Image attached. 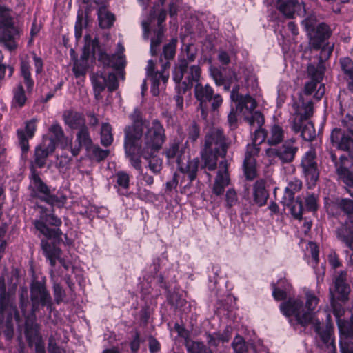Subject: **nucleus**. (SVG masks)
Returning <instances> with one entry per match:
<instances>
[{
  "mask_svg": "<svg viewBox=\"0 0 353 353\" xmlns=\"http://www.w3.org/2000/svg\"><path fill=\"white\" fill-rule=\"evenodd\" d=\"M219 154L214 152L203 150L201 159L203 161V166L208 170H214L217 166V159Z\"/></svg>",
  "mask_w": 353,
  "mask_h": 353,
  "instance_id": "a19ab883",
  "label": "nucleus"
},
{
  "mask_svg": "<svg viewBox=\"0 0 353 353\" xmlns=\"http://www.w3.org/2000/svg\"><path fill=\"white\" fill-rule=\"evenodd\" d=\"M301 131V136L303 139L311 141L316 137V130L314 129L313 123L310 121L303 122Z\"/></svg>",
  "mask_w": 353,
  "mask_h": 353,
  "instance_id": "09e8293b",
  "label": "nucleus"
},
{
  "mask_svg": "<svg viewBox=\"0 0 353 353\" xmlns=\"http://www.w3.org/2000/svg\"><path fill=\"white\" fill-rule=\"evenodd\" d=\"M278 10L287 18L292 19L295 16L303 17L306 14L305 4L299 0H277Z\"/></svg>",
  "mask_w": 353,
  "mask_h": 353,
  "instance_id": "f3484780",
  "label": "nucleus"
},
{
  "mask_svg": "<svg viewBox=\"0 0 353 353\" xmlns=\"http://www.w3.org/2000/svg\"><path fill=\"white\" fill-rule=\"evenodd\" d=\"M203 150L214 152L221 157L225 155L227 147L221 130L214 128L207 134Z\"/></svg>",
  "mask_w": 353,
  "mask_h": 353,
  "instance_id": "dca6fc26",
  "label": "nucleus"
},
{
  "mask_svg": "<svg viewBox=\"0 0 353 353\" xmlns=\"http://www.w3.org/2000/svg\"><path fill=\"white\" fill-rule=\"evenodd\" d=\"M346 272L341 271L336 276L334 281V294L337 296V299L345 301L347 299L350 293V286L346 283Z\"/></svg>",
  "mask_w": 353,
  "mask_h": 353,
  "instance_id": "cd10ccee",
  "label": "nucleus"
},
{
  "mask_svg": "<svg viewBox=\"0 0 353 353\" xmlns=\"http://www.w3.org/2000/svg\"><path fill=\"white\" fill-rule=\"evenodd\" d=\"M117 184L121 188L118 190L120 194L126 195L127 190L129 188L130 177L129 175L124 172H119L116 174Z\"/></svg>",
  "mask_w": 353,
  "mask_h": 353,
  "instance_id": "8fccbe9b",
  "label": "nucleus"
},
{
  "mask_svg": "<svg viewBox=\"0 0 353 353\" xmlns=\"http://www.w3.org/2000/svg\"><path fill=\"white\" fill-rule=\"evenodd\" d=\"M285 132L281 126L273 124L268 129L254 130V141L262 143L266 142L269 145H276L283 142Z\"/></svg>",
  "mask_w": 353,
  "mask_h": 353,
  "instance_id": "9b49d317",
  "label": "nucleus"
},
{
  "mask_svg": "<svg viewBox=\"0 0 353 353\" xmlns=\"http://www.w3.org/2000/svg\"><path fill=\"white\" fill-rule=\"evenodd\" d=\"M245 120L252 127L256 129H263L261 127L264 123L263 115L259 111L252 112L250 114L244 115Z\"/></svg>",
  "mask_w": 353,
  "mask_h": 353,
  "instance_id": "37998d69",
  "label": "nucleus"
},
{
  "mask_svg": "<svg viewBox=\"0 0 353 353\" xmlns=\"http://www.w3.org/2000/svg\"><path fill=\"white\" fill-rule=\"evenodd\" d=\"M8 308H10L14 312L15 318L16 319H18L19 315L16 306L14 304L12 298L8 293L0 294V314H3L6 310Z\"/></svg>",
  "mask_w": 353,
  "mask_h": 353,
  "instance_id": "79ce46f5",
  "label": "nucleus"
},
{
  "mask_svg": "<svg viewBox=\"0 0 353 353\" xmlns=\"http://www.w3.org/2000/svg\"><path fill=\"white\" fill-rule=\"evenodd\" d=\"M301 25L306 31L310 45L314 49H319L331 35V30L325 23H318L316 17L309 14L302 21Z\"/></svg>",
  "mask_w": 353,
  "mask_h": 353,
  "instance_id": "0eeeda50",
  "label": "nucleus"
},
{
  "mask_svg": "<svg viewBox=\"0 0 353 353\" xmlns=\"http://www.w3.org/2000/svg\"><path fill=\"white\" fill-rule=\"evenodd\" d=\"M261 143H256L254 141V137H252V143L248 144L247 149L245 154L244 160H256L255 157L258 156L260 152L259 145Z\"/></svg>",
  "mask_w": 353,
  "mask_h": 353,
  "instance_id": "13d9d810",
  "label": "nucleus"
},
{
  "mask_svg": "<svg viewBox=\"0 0 353 353\" xmlns=\"http://www.w3.org/2000/svg\"><path fill=\"white\" fill-rule=\"evenodd\" d=\"M228 168V164L226 160L220 162L212 188V192L216 196L221 195L224 192L225 188L230 183Z\"/></svg>",
  "mask_w": 353,
  "mask_h": 353,
  "instance_id": "a878e982",
  "label": "nucleus"
},
{
  "mask_svg": "<svg viewBox=\"0 0 353 353\" xmlns=\"http://www.w3.org/2000/svg\"><path fill=\"white\" fill-rule=\"evenodd\" d=\"M30 64L26 59H23L21 62V76L23 78V82L25 84L27 92H31L33 90L34 82L31 77Z\"/></svg>",
  "mask_w": 353,
  "mask_h": 353,
  "instance_id": "c9c22d12",
  "label": "nucleus"
},
{
  "mask_svg": "<svg viewBox=\"0 0 353 353\" xmlns=\"http://www.w3.org/2000/svg\"><path fill=\"white\" fill-rule=\"evenodd\" d=\"M313 114V105L312 102H308L299 108L290 118L291 129L295 133L301 131L303 122L309 121Z\"/></svg>",
  "mask_w": 353,
  "mask_h": 353,
  "instance_id": "4be33fe9",
  "label": "nucleus"
},
{
  "mask_svg": "<svg viewBox=\"0 0 353 353\" xmlns=\"http://www.w3.org/2000/svg\"><path fill=\"white\" fill-rule=\"evenodd\" d=\"M201 76V69L199 65H192L190 68L186 67L185 70L183 71L182 77L176 80L173 78L176 83V90H182L185 92L190 89L195 83H199V81Z\"/></svg>",
  "mask_w": 353,
  "mask_h": 353,
  "instance_id": "6ab92c4d",
  "label": "nucleus"
},
{
  "mask_svg": "<svg viewBox=\"0 0 353 353\" xmlns=\"http://www.w3.org/2000/svg\"><path fill=\"white\" fill-rule=\"evenodd\" d=\"M341 66L344 73L353 81V61L349 57H345L340 61Z\"/></svg>",
  "mask_w": 353,
  "mask_h": 353,
  "instance_id": "680f3d73",
  "label": "nucleus"
},
{
  "mask_svg": "<svg viewBox=\"0 0 353 353\" xmlns=\"http://www.w3.org/2000/svg\"><path fill=\"white\" fill-rule=\"evenodd\" d=\"M34 208L39 214V218L33 221V225L37 230L48 239L59 238L62 234L59 228L62 223L61 220L52 212H49L47 208L37 202Z\"/></svg>",
  "mask_w": 353,
  "mask_h": 353,
  "instance_id": "39448f33",
  "label": "nucleus"
},
{
  "mask_svg": "<svg viewBox=\"0 0 353 353\" xmlns=\"http://www.w3.org/2000/svg\"><path fill=\"white\" fill-rule=\"evenodd\" d=\"M272 296L276 301H282L290 294L291 285L285 279H280L277 284L272 283Z\"/></svg>",
  "mask_w": 353,
  "mask_h": 353,
  "instance_id": "f704fd0d",
  "label": "nucleus"
},
{
  "mask_svg": "<svg viewBox=\"0 0 353 353\" xmlns=\"http://www.w3.org/2000/svg\"><path fill=\"white\" fill-rule=\"evenodd\" d=\"M98 19L101 28H108L113 24L114 17L105 6H101L98 10Z\"/></svg>",
  "mask_w": 353,
  "mask_h": 353,
  "instance_id": "ea45409f",
  "label": "nucleus"
},
{
  "mask_svg": "<svg viewBox=\"0 0 353 353\" xmlns=\"http://www.w3.org/2000/svg\"><path fill=\"white\" fill-rule=\"evenodd\" d=\"M194 94L196 99L200 102L199 108L201 111V117L204 120L207 119L209 103L213 111L216 110L223 103L222 97L219 94H214L213 89L208 84L203 85L201 83H196Z\"/></svg>",
  "mask_w": 353,
  "mask_h": 353,
  "instance_id": "6e6552de",
  "label": "nucleus"
},
{
  "mask_svg": "<svg viewBox=\"0 0 353 353\" xmlns=\"http://www.w3.org/2000/svg\"><path fill=\"white\" fill-rule=\"evenodd\" d=\"M232 347L234 353H245L248 351V347L243 338L239 335H236L232 343Z\"/></svg>",
  "mask_w": 353,
  "mask_h": 353,
  "instance_id": "052dcab7",
  "label": "nucleus"
},
{
  "mask_svg": "<svg viewBox=\"0 0 353 353\" xmlns=\"http://www.w3.org/2000/svg\"><path fill=\"white\" fill-rule=\"evenodd\" d=\"M27 97L21 83H19L15 89L13 90V99L12 105L14 107L21 108L24 105Z\"/></svg>",
  "mask_w": 353,
  "mask_h": 353,
  "instance_id": "a18cd8bd",
  "label": "nucleus"
},
{
  "mask_svg": "<svg viewBox=\"0 0 353 353\" xmlns=\"http://www.w3.org/2000/svg\"><path fill=\"white\" fill-rule=\"evenodd\" d=\"M155 12L152 11L150 14V17L147 20H143L141 22V26L143 28V37L144 39H149V32H150V24L152 19L154 18Z\"/></svg>",
  "mask_w": 353,
  "mask_h": 353,
  "instance_id": "338daca9",
  "label": "nucleus"
},
{
  "mask_svg": "<svg viewBox=\"0 0 353 353\" xmlns=\"http://www.w3.org/2000/svg\"><path fill=\"white\" fill-rule=\"evenodd\" d=\"M63 117L65 123L72 129L79 130L86 125L83 114L79 112L67 110L64 112Z\"/></svg>",
  "mask_w": 353,
  "mask_h": 353,
  "instance_id": "473e14b6",
  "label": "nucleus"
},
{
  "mask_svg": "<svg viewBox=\"0 0 353 353\" xmlns=\"http://www.w3.org/2000/svg\"><path fill=\"white\" fill-rule=\"evenodd\" d=\"M89 152L92 157L96 159L97 161H101L105 159L109 154L110 151L108 150L101 149L99 145L92 144L91 148L86 150Z\"/></svg>",
  "mask_w": 353,
  "mask_h": 353,
  "instance_id": "6e6d98bb",
  "label": "nucleus"
},
{
  "mask_svg": "<svg viewBox=\"0 0 353 353\" xmlns=\"http://www.w3.org/2000/svg\"><path fill=\"white\" fill-rule=\"evenodd\" d=\"M97 49H99V41L97 39L85 43L79 59L76 60L73 65L72 71L76 78L84 79L89 68L90 54H94Z\"/></svg>",
  "mask_w": 353,
  "mask_h": 353,
  "instance_id": "9d476101",
  "label": "nucleus"
},
{
  "mask_svg": "<svg viewBox=\"0 0 353 353\" xmlns=\"http://www.w3.org/2000/svg\"><path fill=\"white\" fill-rule=\"evenodd\" d=\"M188 140L194 142L197 140L200 135V130L199 125L194 121L192 122L188 130Z\"/></svg>",
  "mask_w": 353,
  "mask_h": 353,
  "instance_id": "e2e57ef3",
  "label": "nucleus"
},
{
  "mask_svg": "<svg viewBox=\"0 0 353 353\" xmlns=\"http://www.w3.org/2000/svg\"><path fill=\"white\" fill-rule=\"evenodd\" d=\"M143 123L138 119L131 125L124 129V150L131 165L139 171L142 170L140 154L149 155L158 152L166 140L165 129L158 120H154L143 132Z\"/></svg>",
  "mask_w": 353,
  "mask_h": 353,
  "instance_id": "f257e3e1",
  "label": "nucleus"
},
{
  "mask_svg": "<svg viewBox=\"0 0 353 353\" xmlns=\"http://www.w3.org/2000/svg\"><path fill=\"white\" fill-rule=\"evenodd\" d=\"M254 201L259 206H263L266 203L268 193L265 188L263 182L256 181L254 186Z\"/></svg>",
  "mask_w": 353,
  "mask_h": 353,
  "instance_id": "4c0bfd02",
  "label": "nucleus"
},
{
  "mask_svg": "<svg viewBox=\"0 0 353 353\" xmlns=\"http://www.w3.org/2000/svg\"><path fill=\"white\" fill-rule=\"evenodd\" d=\"M302 173L310 186L314 185L319 176L315 150L311 148L302 157Z\"/></svg>",
  "mask_w": 353,
  "mask_h": 353,
  "instance_id": "f8f14e48",
  "label": "nucleus"
},
{
  "mask_svg": "<svg viewBox=\"0 0 353 353\" xmlns=\"http://www.w3.org/2000/svg\"><path fill=\"white\" fill-rule=\"evenodd\" d=\"M26 337L29 346L34 345L35 353H46L44 342L37 331L32 334L27 333Z\"/></svg>",
  "mask_w": 353,
  "mask_h": 353,
  "instance_id": "58836bf2",
  "label": "nucleus"
},
{
  "mask_svg": "<svg viewBox=\"0 0 353 353\" xmlns=\"http://www.w3.org/2000/svg\"><path fill=\"white\" fill-rule=\"evenodd\" d=\"M113 141V136L112 134V127L108 123H103L101 129V143L105 147H108L112 144Z\"/></svg>",
  "mask_w": 353,
  "mask_h": 353,
  "instance_id": "de8ad7c7",
  "label": "nucleus"
},
{
  "mask_svg": "<svg viewBox=\"0 0 353 353\" xmlns=\"http://www.w3.org/2000/svg\"><path fill=\"white\" fill-rule=\"evenodd\" d=\"M283 205L290 208L291 214L295 219H301L303 208L301 199L297 197L296 200L294 199L290 204Z\"/></svg>",
  "mask_w": 353,
  "mask_h": 353,
  "instance_id": "864d4df0",
  "label": "nucleus"
},
{
  "mask_svg": "<svg viewBox=\"0 0 353 353\" xmlns=\"http://www.w3.org/2000/svg\"><path fill=\"white\" fill-rule=\"evenodd\" d=\"M196 51L192 45H188L183 49L178 57V63L173 71V78L179 80L182 77L184 71L189 63L196 59Z\"/></svg>",
  "mask_w": 353,
  "mask_h": 353,
  "instance_id": "aec40b11",
  "label": "nucleus"
},
{
  "mask_svg": "<svg viewBox=\"0 0 353 353\" xmlns=\"http://www.w3.org/2000/svg\"><path fill=\"white\" fill-rule=\"evenodd\" d=\"M294 139H288L279 148H270L265 150L267 157H277L283 163L293 161L298 148L294 145Z\"/></svg>",
  "mask_w": 353,
  "mask_h": 353,
  "instance_id": "4468645a",
  "label": "nucleus"
},
{
  "mask_svg": "<svg viewBox=\"0 0 353 353\" xmlns=\"http://www.w3.org/2000/svg\"><path fill=\"white\" fill-rule=\"evenodd\" d=\"M123 47L121 44H118V52L111 56L100 50L98 60L101 62L104 66L115 69L123 68L125 63L123 54Z\"/></svg>",
  "mask_w": 353,
  "mask_h": 353,
  "instance_id": "b1692460",
  "label": "nucleus"
},
{
  "mask_svg": "<svg viewBox=\"0 0 353 353\" xmlns=\"http://www.w3.org/2000/svg\"><path fill=\"white\" fill-rule=\"evenodd\" d=\"M166 17V12L164 10L161 9L158 14V26L154 30V36L151 38L150 42V53L152 55L157 54L158 48L161 43L164 37V28L162 23Z\"/></svg>",
  "mask_w": 353,
  "mask_h": 353,
  "instance_id": "bb28decb",
  "label": "nucleus"
},
{
  "mask_svg": "<svg viewBox=\"0 0 353 353\" xmlns=\"http://www.w3.org/2000/svg\"><path fill=\"white\" fill-rule=\"evenodd\" d=\"M43 141L49 145H52L56 149L57 145H59L61 149H66L72 142V139L65 137L61 126L57 123H53L49 128L48 137H44Z\"/></svg>",
  "mask_w": 353,
  "mask_h": 353,
  "instance_id": "a211bd4d",
  "label": "nucleus"
},
{
  "mask_svg": "<svg viewBox=\"0 0 353 353\" xmlns=\"http://www.w3.org/2000/svg\"><path fill=\"white\" fill-rule=\"evenodd\" d=\"M336 173L346 185L353 188V172L352 171L343 165H336Z\"/></svg>",
  "mask_w": 353,
  "mask_h": 353,
  "instance_id": "49530a36",
  "label": "nucleus"
},
{
  "mask_svg": "<svg viewBox=\"0 0 353 353\" xmlns=\"http://www.w3.org/2000/svg\"><path fill=\"white\" fill-rule=\"evenodd\" d=\"M341 123L352 137L345 134L340 128H334L330 134L332 143L338 149L348 152L349 155L353 157V116L347 114Z\"/></svg>",
  "mask_w": 353,
  "mask_h": 353,
  "instance_id": "1a4fd4ad",
  "label": "nucleus"
},
{
  "mask_svg": "<svg viewBox=\"0 0 353 353\" xmlns=\"http://www.w3.org/2000/svg\"><path fill=\"white\" fill-rule=\"evenodd\" d=\"M91 81L97 99L101 98V93L106 87L110 91H113L118 87L117 79L114 73H109L107 76L102 73H93L91 75Z\"/></svg>",
  "mask_w": 353,
  "mask_h": 353,
  "instance_id": "2eb2a0df",
  "label": "nucleus"
},
{
  "mask_svg": "<svg viewBox=\"0 0 353 353\" xmlns=\"http://www.w3.org/2000/svg\"><path fill=\"white\" fill-rule=\"evenodd\" d=\"M41 246L43 253L47 259L49 261L50 265L54 267L57 260L61 263H63V260L60 258L61 250L56 245L50 243L47 240L42 239L41 241Z\"/></svg>",
  "mask_w": 353,
  "mask_h": 353,
  "instance_id": "c85d7f7f",
  "label": "nucleus"
},
{
  "mask_svg": "<svg viewBox=\"0 0 353 353\" xmlns=\"http://www.w3.org/2000/svg\"><path fill=\"white\" fill-rule=\"evenodd\" d=\"M327 261L332 268L336 269L341 265L339 256L334 251H331L327 256Z\"/></svg>",
  "mask_w": 353,
  "mask_h": 353,
  "instance_id": "774afa93",
  "label": "nucleus"
},
{
  "mask_svg": "<svg viewBox=\"0 0 353 353\" xmlns=\"http://www.w3.org/2000/svg\"><path fill=\"white\" fill-rule=\"evenodd\" d=\"M331 305L333 310V314L336 317V323L339 330H343L347 333V329L350 328V321L341 319V317L344 314V309L342 305L335 301V295L332 290L330 289Z\"/></svg>",
  "mask_w": 353,
  "mask_h": 353,
  "instance_id": "c756f323",
  "label": "nucleus"
},
{
  "mask_svg": "<svg viewBox=\"0 0 353 353\" xmlns=\"http://www.w3.org/2000/svg\"><path fill=\"white\" fill-rule=\"evenodd\" d=\"M188 144V141L183 144L179 141H174L172 142L169 147L165 152V156L169 159H174L179 170L184 174H186L188 176L190 182L188 184L185 185L181 192V193L188 194V189L189 188L191 183L194 181L197 175V171L199 168V161L197 158L192 160H185L184 154L185 145Z\"/></svg>",
  "mask_w": 353,
  "mask_h": 353,
  "instance_id": "7ed1b4c3",
  "label": "nucleus"
},
{
  "mask_svg": "<svg viewBox=\"0 0 353 353\" xmlns=\"http://www.w3.org/2000/svg\"><path fill=\"white\" fill-rule=\"evenodd\" d=\"M338 207L353 223V200L347 198L341 199L338 201Z\"/></svg>",
  "mask_w": 353,
  "mask_h": 353,
  "instance_id": "3c124183",
  "label": "nucleus"
},
{
  "mask_svg": "<svg viewBox=\"0 0 353 353\" xmlns=\"http://www.w3.org/2000/svg\"><path fill=\"white\" fill-rule=\"evenodd\" d=\"M243 167L248 180H253L256 176V160H244Z\"/></svg>",
  "mask_w": 353,
  "mask_h": 353,
  "instance_id": "603ef678",
  "label": "nucleus"
},
{
  "mask_svg": "<svg viewBox=\"0 0 353 353\" xmlns=\"http://www.w3.org/2000/svg\"><path fill=\"white\" fill-rule=\"evenodd\" d=\"M37 119L33 118L25 123L24 129L17 130V137L19 145L23 152H26L29 150V139H32L37 130Z\"/></svg>",
  "mask_w": 353,
  "mask_h": 353,
  "instance_id": "393cba45",
  "label": "nucleus"
},
{
  "mask_svg": "<svg viewBox=\"0 0 353 353\" xmlns=\"http://www.w3.org/2000/svg\"><path fill=\"white\" fill-rule=\"evenodd\" d=\"M152 81L151 92L154 96L159 94V85L160 80L161 79L163 82H165L168 79V75L163 74L161 72H157L154 75L150 76Z\"/></svg>",
  "mask_w": 353,
  "mask_h": 353,
  "instance_id": "5fc2aeb1",
  "label": "nucleus"
},
{
  "mask_svg": "<svg viewBox=\"0 0 353 353\" xmlns=\"http://www.w3.org/2000/svg\"><path fill=\"white\" fill-rule=\"evenodd\" d=\"M92 143L93 142L90 137L88 128L85 125L84 127L77 130L75 143L72 145L71 143L70 145H69V147L72 156L76 157L80 153L83 147L85 148V150H88L91 148Z\"/></svg>",
  "mask_w": 353,
  "mask_h": 353,
  "instance_id": "5701e85b",
  "label": "nucleus"
},
{
  "mask_svg": "<svg viewBox=\"0 0 353 353\" xmlns=\"http://www.w3.org/2000/svg\"><path fill=\"white\" fill-rule=\"evenodd\" d=\"M52 145H49L42 141L37 145L34 150V164L39 168H43L46 163V159L54 152Z\"/></svg>",
  "mask_w": 353,
  "mask_h": 353,
  "instance_id": "7c9ffc66",
  "label": "nucleus"
},
{
  "mask_svg": "<svg viewBox=\"0 0 353 353\" xmlns=\"http://www.w3.org/2000/svg\"><path fill=\"white\" fill-rule=\"evenodd\" d=\"M185 345L190 353H212V351L202 342L186 339Z\"/></svg>",
  "mask_w": 353,
  "mask_h": 353,
  "instance_id": "c03bdc74",
  "label": "nucleus"
},
{
  "mask_svg": "<svg viewBox=\"0 0 353 353\" xmlns=\"http://www.w3.org/2000/svg\"><path fill=\"white\" fill-rule=\"evenodd\" d=\"M29 190L30 196L32 201L39 199L52 207L62 208L67 201V196L62 192H58L55 194H52L49 188L41 181L34 170L32 171Z\"/></svg>",
  "mask_w": 353,
  "mask_h": 353,
  "instance_id": "20e7f679",
  "label": "nucleus"
},
{
  "mask_svg": "<svg viewBox=\"0 0 353 353\" xmlns=\"http://www.w3.org/2000/svg\"><path fill=\"white\" fill-rule=\"evenodd\" d=\"M336 235L338 240L353 252V225H341L336 230Z\"/></svg>",
  "mask_w": 353,
  "mask_h": 353,
  "instance_id": "2f4dec72",
  "label": "nucleus"
},
{
  "mask_svg": "<svg viewBox=\"0 0 353 353\" xmlns=\"http://www.w3.org/2000/svg\"><path fill=\"white\" fill-rule=\"evenodd\" d=\"M231 99L236 102V110L243 116L250 114L256 107V101L248 94L241 95L238 92V88L233 89L230 94Z\"/></svg>",
  "mask_w": 353,
  "mask_h": 353,
  "instance_id": "412c9836",
  "label": "nucleus"
},
{
  "mask_svg": "<svg viewBox=\"0 0 353 353\" xmlns=\"http://www.w3.org/2000/svg\"><path fill=\"white\" fill-rule=\"evenodd\" d=\"M177 44L176 39H172L171 41L163 47V54L166 60L172 59L176 53Z\"/></svg>",
  "mask_w": 353,
  "mask_h": 353,
  "instance_id": "bf43d9fd",
  "label": "nucleus"
},
{
  "mask_svg": "<svg viewBox=\"0 0 353 353\" xmlns=\"http://www.w3.org/2000/svg\"><path fill=\"white\" fill-rule=\"evenodd\" d=\"M332 49L328 48L327 50L323 48L321 52L320 61L317 65L314 64H309L307 66V74L311 78V81L306 83L304 88V93L306 95L314 94V97L317 100L322 98L325 94V88L324 84H321L316 91V88L317 85L321 81L323 78L325 68L322 63L323 58H327L332 53Z\"/></svg>",
  "mask_w": 353,
  "mask_h": 353,
  "instance_id": "423d86ee",
  "label": "nucleus"
},
{
  "mask_svg": "<svg viewBox=\"0 0 353 353\" xmlns=\"http://www.w3.org/2000/svg\"><path fill=\"white\" fill-rule=\"evenodd\" d=\"M305 307H304L301 300L290 297L288 301L280 305L281 313L288 317L294 316L297 324L302 327L311 324L316 336L323 344L332 345L333 326L330 322V316H327V322L325 324H322L314 312L319 301L318 297L312 292L307 291L305 293Z\"/></svg>",
  "mask_w": 353,
  "mask_h": 353,
  "instance_id": "f03ea898",
  "label": "nucleus"
},
{
  "mask_svg": "<svg viewBox=\"0 0 353 353\" xmlns=\"http://www.w3.org/2000/svg\"><path fill=\"white\" fill-rule=\"evenodd\" d=\"M155 153L156 152H151L149 153V155L140 154L138 153L137 155H139L140 159L143 157L148 161V168L154 174H159L162 169V159L157 156Z\"/></svg>",
  "mask_w": 353,
  "mask_h": 353,
  "instance_id": "e433bc0d",
  "label": "nucleus"
},
{
  "mask_svg": "<svg viewBox=\"0 0 353 353\" xmlns=\"http://www.w3.org/2000/svg\"><path fill=\"white\" fill-rule=\"evenodd\" d=\"M84 26L83 12H78L77 21L74 26V34L77 39H79L82 36V30Z\"/></svg>",
  "mask_w": 353,
  "mask_h": 353,
  "instance_id": "0e129e2a",
  "label": "nucleus"
},
{
  "mask_svg": "<svg viewBox=\"0 0 353 353\" xmlns=\"http://www.w3.org/2000/svg\"><path fill=\"white\" fill-rule=\"evenodd\" d=\"M30 298L32 303V310L35 312L39 305L46 307L51 310L52 297L44 283L34 281L30 285Z\"/></svg>",
  "mask_w": 353,
  "mask_h": 353,
  "instance_id": "ddd939ff",
  "label": "nucleus"
},
{
  "mask_svg": "<svg viewBox=\"0 0 353 353\" xmlns=\"http://www.w3.org/2000/svg\"><path fill=\"white\" fill-rule=\"evenodd\" d=\"M239 203L238 195L234 188H229L225 194V207L231 209Z\"/></svg>",
  "mask_w": 353,
  "mask_h": 353,
  "instance_id": "4d7b16f0",
  "label": "nucleus"
},
{
  "mask_svg": "<svg viewBox=\"0 0 353 353\" xmlns=\"http://www.w3.org/2000/svg\"><path fill=\"white\" fill-rule=\"evenodd\" d=\"M302 188V182L296 178H293L288 181L285 188L284 194L281 201L283 205L290 204L294 199V194L300 191Z\"/></svg>",
  "mask_w": 353,
  "mask_h": 353,
  "instance_id": "72a5a7b5",
  "label": "nucleus"
},
{
  "mask_svg": "<svg viewBox=\"0 0 353 353\" xmlns=\"http://www.w3.org/2000/svg\"><path fill=\"white\" fill-rule=\"evenodd\" d=\"M53 292L54 301L57 304L62 302L65 296L64 290L59 283H54L53 285Z\"/></svg>",
  "mask_w": 353,
  "mask_h": 353,
  "instance_id": "69168bd1",
  "label": "nucleus"
}]
</instances>
